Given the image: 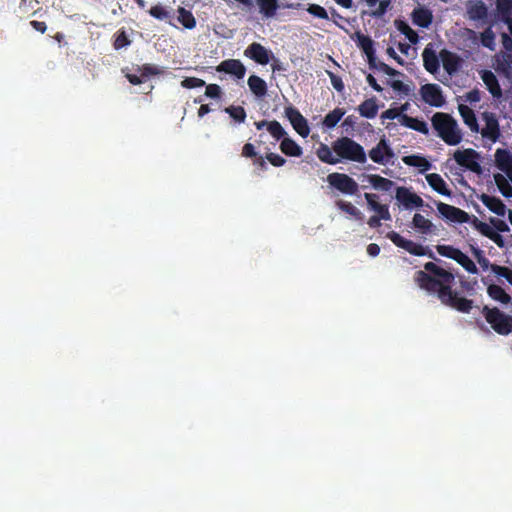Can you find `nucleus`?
<instances>
[{"label": "nucleus", "instance_id": "obj_58", "mask_svg": "<svg viewBox=\"0 0 512 512\" xmlns=\"http://www.w3.org/2000/svg\"><path fill=\"white\" fill-rule=\"evenodd\" d=\"M130 44V41L128 40L126 34L124 31H122L116 38L114 42L115 49H120L124 46H127Z\"/></svg>", "mask_w": 512, "mask_h": 512}, {"label": "nucleus", "instance_id": "obj_38", "mask_svg": "<svg viewBox=\"0 0 512 512\" xmlns=\"http://www.w3.org/2000/svg\"><path fill=\"white\" fill-rule=\"evenodd\" d=\"M458 264H460L467 272L471 274H477L478 268L475 263L462 251H460L458 257L455 260Z\"/></svg>", "mask_w": 512, "mask_h": 512}, {"label": "nucleus", "instance_id": "obj_10", "mask_svg": "<svg viewBox=\"0 0 512 512\" xmlns=\"http://www.w3.org/2000/svg\"><path fill=\"white\" fill-rule=\"evenodd\" d=\"M396 200L403 205L405 209L420 208L423 206V199L416 193L406 187H398L396 190Z\"/></svg>", "mask_w": 512, "mask_h": 512}, {"label": "nucleus", "instance_id": "obj_62", "mask_svg": "<svg viewBox=\"0 0 512 512\" xmlns=\"http://www.w3.org/2000/svg\"><path fill=\"white\" fill-rule=\"evenodd\" d=\"M367 253L371 256V257H376L379 255L380 253V247L378 244L376 243H371L367 246Z\"/></svg>", "mask_w": 512, "mask_h": 512}, {"label": "nucleus", "instance_id": "obj_33", "mask_svg": "<svg viewBox=\"0 0 512 512\" xmlns=\"http://www.w3.org/2000/svg\"><path fill=\"white\" fill-rule=\"evenodd\" d=\"M413 226L421 231L423 234L431 233L433 224L430 220L425 218L422 214L416 213L413 217Z\"/></svg>", "mask_w": 512, "mask_h": 512}, {"label": "nucleus", "instance_id": "obj_45", "mask_svg": "<svg viewBox=\"0 0 512 512\" xmlns=\"http://www.w3.org/2000/svg\"><path fill=\"white\" fill-rule=\"evenodd\" d=\"M491 271L495 275L505 278L509 284L512 285V269L505 266L493 265L491 266Z\"/></svg>", "mask_w": 512, "mask_h": 512}, {"label": "nucleus", "instance_id": "obj_64", "mask_svg": "<svg viewBox=\"0 0 512 512\" xmlns=\"http://www.w3.org/2000/svg\"><path fill=\"white\" fill-rule=\"evenodd\" d=\"M401 115L402 114L398 113L395 109H388L382 114V117L387 119H399Z\"/></svg>", "mask_w": 512, "mask_h": 512}, {"label": "nucleus", "instance_id": "obj_30", "mask_svg": "<svg viewBox=\"0 0 512 512\" xmlns=\"http://www.w3.org/2000/svg\"><path fill=\"white\" fill-rule=\"evenodd\" d=\"M282 152L290 157H299L301 155V148L292 139L284 138L280 144Z\"/></svg>", "mask_w": 512, "mask_h": 512}, {"label": "nucleus", "instance_id": "obj_29", "mask_svg": "<svg viewBox=\"0 0 512 512\" xmlns=\"http://www.w3.org/2000/svg\"><path fill=\"white\" fill-rule=\"evenodd\" d=\"M248 86L257 97H263L267 92L266 82L255 75L249 77Z\"/></svg>", "mask_w": 512, "mask_h": 512}, {"label": "nucleus", "instance_id": "obj_1", "mask_svg": "<svg viewBox=\"0 0 512 512\" xmlns=\"http://www.w3.org/2000/svg\"><path fill=\"white\" fill-rule=\"evenodd\" d=\"M425 271L419 270L415 273L414 280L417 285L429 292L436 293L442 304L456 309L462 313H469L473 308V301L459 297L458 293L452 290L454 275L434 262L424 264Z\"/></svg>", "mask_w": 512, "mask_h": 512}, {"label": "nucleus", "instance_id": "obj_32", "mask_svg": "<svg viewBox=\"0 0 512 512\" xmlns=\"http://www.w3.org/2000/svg\"><path fill=\"white\" fill-rule=\"evenodd\" d=\"M494 181H495V184L497 185L500 193L504 197H506V198L512 197V187L509 184L508 179L504 175H502L500 173L494 174Z\"/></svg>", "mask_w": 512, "mask_h": 512}, {"label": "nucleus", "instance_id": "obj_19", "mask_svg": "<svg viewBox=\"0 0 512 512\" xmlns=\"http://www.w3.org/2000/svg\"><path fill=\"white\" fill-rule=\"evenodd\" d=\"M481 79L493 97L500 98L502 96V90L500 88L499 82L492 71H483L481 74Z\"/></svg>", "mask_w": 512, "mask_h": 512}, {"label": "nucleus", "instance_id": "obj_15", "mask_svg": "<svg viewBox=\"0 0 512 512\" xmlns=\"http://www.w3.org/2000/svg\"><path fill=\"white\" fill-rule=\"evenodd\" d=\"M439 57L442 61L444 69L449 75H453L458 71L460 66V58L456 54L443 49L440 51Z\"/></svg>", "mask_w": 512, "mask_h": 512}, {"label": "nucleus", "instance_id": "obj_9", "mask_svg": "<svg viewBox=\"0 0 512 512\" xmlns=\"http://www.w3.org/2000/svg\"><path fill=\"white\" fill-rule=\"evenodd\" d=\"M424 102L431 106L441 107L445 103L441 88L437 84H425L420 89Z\"/></svg>", "mask_w": 512, "mask_h": 512}, {"label": "nucleus", "instance_id": "obj_50", "mask_svg": "<svg viewBox=\"0 0 512 512\" xmlns=\"http://www.w3.org/2000/svg\"><path fill=\"white\" fill-rule=\"evenodd\" d=\"M149 14L159 20H164L169 17V12L161 5L151 7Z\"/></svg>", "mask_w": 512, "mask_h": 512}, {"label": "nucleus", "instance_id": "obj_4", "mask_svg": "<svg viewBox=\"0 0 512 512\" xmlns=\"http://www.w3.org/2000/svg\"><path fill=\"white\" fill-rule=\"evenodd\" d=\"M335 153L346 160H366L363 147L348 137L338 139L333 144Z\"/></svg>", "mask_w": 512, "mask_h": 512}, {"label": "nucleus", "instance_id": "obj_46", "mask_svg": "<svg viewBox=\"0 0 512 512\" xmlns=\"http://www.w3.org/2000/svg\"><path fill=\"white\" fill-rule=\"evenodd\" d=\"M225 112L228 113L234 120L237 122H243L246 117L245 110L240 106H230L225 109Z\"/></svg>", "mask_w": 512, "mask_h": 512}, {"label": "nucleus", "instance_id": "obj_37", "mask_svg": "<svg viewBox=\"0 0 512 512\" xmlns=\"http://www.w3.org/2000/svg\"><path fill=\"white\" fill-rule=\"evenodd\" d=\"M498 67L507 78H512V52L502 53V59L499 61Z\"/></svg>", "mask_w": 512, "mask_h": 512}, {"label": "nucleus", "instance_id": "obj_52", "mask_svg": "<svg viewBox=\"0 0 512 512\" xmlns=\"http://www.w3.org/2000/svg\"><path fill=\"white\" fill-rule=\"evenodd\" d=\"M267 129L277 139H279L285 134L284 129L277 121L269 122Z\"/></svg>", "mask_w": 512, "mask_h": 512}, {"label": "nucleus", "instance_id": "obj_6", "mask_svg": "<svg viewBox=\"0 0 512 512\" xmlns=\"http://www.w3.org/2000/svg\"><path fill=\"white\" fill-rule=\"evenodd\" d=\"M386 237L397 247L402 248L415 256H424L429 255L433 257L432 252H427V248L422 246L421 244L415 243L412 240L406 239L402 237L399 233L395 231L388 232Z\"/></svg>", "mask_w": 512, "mask_h": 512}, {"label": "nucleus", "instance_id": "obj_27", "mask_svg": "<svg viewBox=\"0 0 512 512\" xmlns=\"http://www.w3.org/2000/svg\"><path fill=\"white\" fill-rule=\"evenodd\" d=\"M459 113L463 118L465 124L472 130L478 131V123L474 111L467 105L460 104L458 107Z\"/></svg>", "mask_w": 512, "mask_h": 512}, {"label": "nucleus", "instance_id": "obj_36", "mask_svg": "<svg viewBox=\"0 0 512 512\" xmlns=\"http://www.w3.org/2000/svg\"><path fill=\"white\" fill-rule=\"evenodd\" d=\"M337 206L340 210L353 216L355 219L363 220V213L358 208H356L352 203L339 200L337 202Z\"/></svg>", "mask_w": 512, "mask_h": 512}, {"label": "nucleus", "instance_id": "obj_18", "mask_svg": "<svg viewBox=\"0 0 512 512\" xmlns=\"http://www.w3.org/2000/svg\"><path fill=\"white\" fill-rule=\"evenodd\" d=\"M433 20L432 12L424 7H417L412 12V21L415 25L427 28Z\"/></svg>", "mask_w": 512, "mask_h": 512}, {"label": "nucleus", "instance_id": "obj_59", "mask_svg": "<svg viewBox=\"0 0 512 512\" xmlns=\"http://www.w3.org/2000/svg\"><path fill=\"white\" fill-rule=\"evenodd\" d=\"M257 155L254 145L247 143L242 149V156L246 158H253Z\"/></svg>", "mask_w": 512, "mask_h": 512}, {"label": "nucleus", "instance_id": "obj_43", "mask_svg": "<svg viewBox=\"0 0 512 512\" xmlns=\"http://www.w3.org/2000/svg\"><path fill=\"white\" fill-rule=\"evenodd\" d=\"M436 249H437V252L441 256H444V257H447V258H450L453 260H456V258L458 257V255L461 251L460 249L455 248L451 245H438L436 247Z\"/></svg>", "mask_w": 512, "mask_h": 512}, {"label": "nucleus", "instance_id": "obj_49", "mask_svg": "<svg viewBox=\"0 0 512 512\" xmlns=\"http://www.w3.org/2000/svg\"><path fill=\"white\" fill-rule=\"evenodd\" d=\"M474 255L477 259V262L479 263V265L482 267L483 270H487V269L491 270V266H493L494 264L490 263L489 259L483 255L482 250L475 248Z\"/></svg>", "mask_w": 512, "mask_h": 512}, {"label": "nucleus", "instance_id": "obj_26", "mask_svg": "<svg viewBox=\"0 0 512 512\" xmlns=\"http://www.w3.org/2000/svg\"><path fill=\"white\" fill-rule=\"evenodd\" d=\"M487 294L490 298L501 304L507 305L511 302V297L506 291L499 285L491 284L487 287Z\"/></svg>", "mask_w": 512, "mask_h": 512}, {"label": "nucleus", "instance_id": "obj_60", "mask_svg": "<svg viewBox=\"0 0 512 512\" xmlns=\"http://www.w3.org/2000/svg\"><path fill=\"white\" fill-rule=\"evenodd\" d=\"M501 41L505 49L504 52H512V37H510V35H508L507 33H502Z\"/></svg>", "mask_w": 512, "mask_h": 512}, {"label": "nucleus", "instance_id": "obj_56", "mask_svg": "<svg viewBox=\"0 0 512 512\" xmlns=\"http://www.w3.org/2000/svg\"><path fill=\"white\" fill-rule=\"evenodd\" d=\"M327 74L331 80V84H332L333 88L336 91L341 92L344 89V84H343L342 79L330 71H327Z\"/></svg>", "mask_w": 512, "mask_h": 512}, {"label": "nucleus", "instance_id": "obj_61", "mask_svg": "<svg viewBox=\"0 0 512 512\" xmlns=\"http://www.w3.org/2000/svg\"><path fill=\"white\" fill-rule=\"evenodd\" d=\"M489 239L492 240L499 248H503L505 246L503 237L496 231L493 232Z\"/></svg>", "mask_w": 512, "mask_h": 512}, {"label": "nucleus", "instance_id": "obj_12", "mask_svg": "<svg viewBox=\"0 0 512 512\" xmlns=\"http://www.w3.org/2000/svg\"><path fill=\"white\" fill-rule=\"evenodd\" d=\"M285 114L292 124L293 128L302 136L306 137L310 129L308 127L306 119L300 114V112L293 108L288 107L285 109Z\"/></svg>", "mask_w": 512, "mask_h": 512}, {"label": "nucleus", "instance_id": "obj_57", "mask_svg": "<svg viewBox=\"0 0 512 512\" xmlns=\"http://www.w3.org/2000/svg\"><path fill=\"white\" fill-rule=\"evenodd\" d=\"M221 89L217 84H209L206 86L205 95L210 98H217L220 96Z\"/></svg>", "mask_w": 512, "mask_h": 512}, {"label": "nucleus", "instance_id": "obj_20", "mask_svg": "<svg viewBox=\"0 0 512 512\" xmlns=\"http://www.w3.org/2000/svg\"><path fill=\"white\" fill-rule=\"evenodd\" d=\"M219 70L233 74L239 79L244 77L246 71L244 65L239 60L235 59L223 61L219 66Z\"/></svg>", "mask_w": 512, "mask_h": 512}, {"label": "nucleus", "instance_id": "obj_41", "mask_svg": "<svg viewBox=\"0 0 512 512\" xmlns=\"http://www.w3.org/2000/svg\"><path fill=\"white\" fill-rule=\"evenodd\" d=\"M344 114L345 112L342 109H334L325 116L323 124L332 128L340 121Z\"/></svg>", "mask_w": 512, "mask_h": 512}, {"label": "nucleus", "instance_id": "obj_31", "mask_svg": "<svg viewBox=\"0 0 512 512\" xmlns=\"http://www.w3.org/2000/svg\"><path fill=\"white\" fill-rule=\"evenodd\" d=\"M358 111L361 116L371 119L377 115L378 106L374 99H368L359 106Z\"/></svg>", "mask_w": 512, "mask_h": 512}, {"label": "nucleus", "instance_id": "obj_23", "mask_svg": "<svg viewBox=\"0 0 512 512\" xmlns=\"http://www.w3.org/2000/svg\"><path fill=\"white\" fill-rule=\"evenodd\" d=\"M259 13L266 19L275 16L279 8L278 0H255Z\"/></svg>", "mask_w": 512, "mask_h": 512}, {"label": "nucleus", "instance_id": "obj_39", "mask_svg": "<svg viewBox=\"0 0 512 512\" xmlns=\"http://www.w3.org/2000/svg\"><path fill=\"white\" fill-rule=\"evenodd\" d=\"M481 44L490 49H495V33L492 30V27L489 26L480 34Z\"/></svg>", "mask_w": 512, "mask_h": 512}, {"label": "nucleus", "instance_id": "obj_24", "mask_svg": "<svg viewBox=\"0 0 512 512\" xmlns=\"http://www.w3.org/2000/svg\"><path fill=\"white\" fill-rule=\"evenodd\" d=\"M371 160H384L385 157L393 158L395 155L392 149L387 145L385 140H381L369 152Z\"/></svg>", "mask_w": 512, "mask_h": 512}, {"label": "nucleus", "instance_id": "obj_47", "mask_svg": "<svg viewBox=\"0 0 512 512\" xmlns=\"http://www.w3.org/2000/svg\"><path fill=\"white\" fill-rule=\"evenodd\" d=\"M307 12L320 19H329L327 11L318 4H310L307 8Z\"/></svg>", "mask_w": 512, "mask_h": 512}, {"label": "nucleus", "instance_id": "obj_42", "mask_svg": "<svg viewBox=\"0 0 512 512\" xmlns=\"http://www.w3.org/2000/svg\"><path fill=\"white\" fill-rule=\"evenodd\" d=\"M471 224L476 230H478L483 236L487 238H490L493 232L495 231L490 225L480 221L475 216H473V218L471 219Z\"/></svg>", "mask_w": 512, "mask_h": 512}, {"label": "nucleus", "instance_id": "obj_25", "mask_svg": "<svg viewBox=\"0 0 512 512\" xmlns=\"http://www.w3.org/2000/svg\"><path fill=\"white\" fill-rule=\"evenodd\" d=\"M428 184L439 194L444 196H450L451 191L447 188V185L443 178L436 173H431L426 176Z\"/></svg>", "mask_w": 512, "mask_h": 512}, {"label": "nucleus", "instance_id": "obj_11", "mask_svg": "<svg viewBox=\"0 0 512 512\" xmlns=\"http://www.w3.org/2000/svg\"><path fill=\"white\" fill-rule=\"evenodd\" d=\"M465 9L466 16L471 21L484 22L488 17V8L481 0H468Z\"/></svg>", "mask_w": 512, "mask_h": 512}, {"label": "nucleus", "instance_id": "obj_5", "mask_svg": "<svg viewBox=\"0 0 512 512\" xmlns=\"http://www.w3.org/2000/svg\"><path fill=\"white\" fill-rule=\"evenodd\" d=\"M364 196L368 208L376 213V215L371 216L367 221L370 228H378L381 225V220H391L388 205L379 203V196L377 194L365 193Z\"/></svg>", "mask_w": 512, "mask_h": 512}, {"label": "nucleus", "instance_id": "obj_2", "mask_svg": "<svg viewBox=\"0 0 512 512\" xmlns=\"http://www.w3.org/2000/svg\"><path fill=\"white\" fill-rule=\"evenodd\" d=\"M433 128L447 144L456 145L461 141V132L457 122L446 113L437 112L432 119Z\"/></svg>", "mask_w": 512, "mask_h": 512}, {"label": "nucleus", "instance_id": "obj_13", "mask_svg": "<svg viewBox=\"0 0 512 512\" xmlns=\"http://www.w3.org/2000/svg\"><path fill=\"white\" fill-rule=\"evenodd\" d=\"M478 198L491 212L501 217L505 216L506 205L503 203L501 199L495 196H490L485 193L479 195Z\"/></svg>", "mask_w": 512, "mask_h": 512}, {"label": "nucleus", "instance_id": "obj_34", "mask_svg": "<svg viewBox=\"0 0 512 512\" xmlns=\"http://www.w3.org/2000/svg\"><path fill=\"white\" fill-rule=\"evenodd\" d=\"M369 181L375 189L381 191H389L394 184L393 181L379 175L369 176Z\"/></svg>", "mask_w": 512, "mask_h": 512}, {"label": "nucleus", "instance_id": "obj_14", "mask_svg": "<svg viewBox=\"0 0 512 512\" xmlns=\"http://www.w3.org/2000/svg\"><path fill=\"white\" fill-rule=\"evenodd\" d=\"M483 118L485 120V127L481 130L482 136L492 141H496L499 136V125L497 118L490 113H484Z\"/></svg>", "mask_w": 512, "mask_h": 512}, {"label": "nucleus", "instance_id": "obj_7", "mask_svg": "<svg viewBox=\"0 0 512 512\" xmlns=\"http://www.w3.org/2000/svg\"><path fill=\"white\" fill-rule=\"evenodd\" d=\"M327 180L329 184L343 194L354 195L358 192V183L350 176L342 173H331Z\"/></svg>", "mask_w": 512, "mask_h": 512}, {"label": "nucleus", "instance_id": "obj_17", "mask_svg": "<svg viewBox=\"0 0 512 512\" xmlns=\"http://www.w3.org/2000/svg\"><path fill=\"white\" fill-rule=\"evenodd\" d=\"M245 53L254 61L262 65L267 64L270 60L268 50L259 43L251 44Z\"/></svg>", "mask_w": 512, "mask_h": 512}, {"label": "nucleus", "instance_id": "obj_63", "mask_svg": "<svg viewBox=\"0 0 512 512\" xmlns=\"http://www.w3.org/2000/svg\"><path fill=\"white\" fill-rule=\"evenodd\" d=\"M318 156L320 160H331L330 157V150L327 146H321V148L318 150Z\"/></svg>", "mask_w": 512, "mask_h": 512}, {"label": "nucleus", "instance_id": "obj_28", "mask_svg": "<svg viewBox=\"0 0 512 512\" xmlns=\"http://www.w3.org/2000/svg\"><path fill=\"white\" fill-rule=\"evenodd\" d=\"M367 6L373 8L370 15L376 18L382 17L390 4V0H363Z\"/></svg>", "mask_w": 512, "mask_h": 512}, {"label": "nucleus", "instance_id": "obj_51", "mask_svg": "<svg viewBox=\"0 0 512 512\" xmlns=\"http://www.w3.org/2000/svg\"><path fill=\"white\" fill-rule=\"evenodd\" d=\"M181 85L184 88L191 89V88H196V87L204 86L205 85V81L202 80V79H199V78H195V77H187V78H185L181 82Z\"/></svg>", "mask_w": 512, "mask_h": 512}, {"label": "nucleus", "instance_id": "obj_16", "mask_svg": "<svg viewBox=\"0 0 512 512\" xmlns=\"http://www.w3.org/2000/svg\"><path fill=\"white\" fill-rule=\"evenodd\" d=\"M422 57L425 69L432 74L436 73L439 69L440 57L437 56L432 44L425 47Z\"/></svg>", "mask_w": 512, "mask_h": 512}, {"label": "nucleus", "instance_id": "obj_22", "mask_svg": "<svg viewBox=\"0 0 512 512\" xmlns=\"http://www.w3.org/2000/svg\"><path fill=\"white\" fill-rule=\"evenodd\" d=\"M399 122L401 125L421 132L425 135H427L429 132V128L426 122L418 120L417 118L410 117L406 114H402L400 116Z\"/></svg>", "mask_w": 512, "mask_h": 512}, {"label": "nucleus", "instance_id": "obj_53", "mask_svg": "<svg viewBox=\"0 0 512 512\" xmlns=\"http://www.w3.org/2000/svg\"><path fill=\"white\" fill-rule=\"evenodd\" d=\"M491 225L495 228L496 232H508L510 230L508 224L498 218H490Z\"/></svg>", "mask_w": 512, "mask_h": 512}, {"label": "nucleus", "instance_id": "obj_55", "mask_svg": "<svg viewBox=\"0 0 512 512\" xmlns=\"http://www.w3.org/2000/svg\"><path fill=\"white\" fill-rule=\"evenodd\" d=\"M389 84L395 91L402 92L405 95H408L411 91L410 87L400 80L391 81Z\"/></svg>", "mask_w": 512, "mask_h": 512}, {"label": "nucleus", "instance_id": "obj_54", "mask_svg": "<svg viewBox=\"0 0 512 512\" xmlns=\"http://www.w3.org/2000/svg\"><path fill=\"white\" fill-rule=\"evenodd\" d=\"M457 163L478 175H481L483 173V169L480 165L481 162H457Z\"/></svg>", "mask_w": 512, "mask_h": 512}, {"label": "nucleus", "instance_id": "obj_35", "mask_svg": "<svg viewBox=\"0 0 512 512\" xmlns=\"http://www.w3.org/2000/svg\"><path fill=\"white\" fill-rule=\"evenodd\" d=\"M178 21L187 29H193L196 26V20L193 14L186 10L185 8L180 7L178 9Z\"/></svg>", "mask_w": 512, "mask_h": 512}, {"label": "nucleus", "instance_id": "obj_44", "mask_svg": "<svg viewBox=\"0 0 512 512\" xmlns=\"http://www.w3.org/2000/svg\"><path fill=\"white\" fill-rule=\"evenodd\" d=\"M357 38L358 45L366 55L371 54L372 52L375 51L373 47V41L370 37L363 35L361 33H357Z\"/></svg>", "mask_w": 512, "mask_h": 512}, {"label": "nucleus", "instance_id": "obj_40", "mask_svg": "<svg viewBox=\"0 0 512 512\" xmlns=\"http://www.w3.org/2000/svg\"><path fill=\"white\" fill-rule=\"evenodd\" d=\"M398 30L403 33L411 43L418 42V34L405 22L396 21Z\"/></svg>", "mask_w": 512, "mask_h": 512}, {"label": "nucleus", "instance_id": "obj_8", "mask_svg": "<svg viewBox=\"0 0 512 512\" xmlns=\"http://www.w3.org/2000/svg\"><path fill=\"white\" fill-rule=\"evenodd\" d=\"M437 210L443 218L452 223L471 222V216L458 207L439 202L437 203Z\"/></svg>", "mask_w": 512, "mask_h": 512}, {"label": "nucleus", "instance_id": "obj_48", "mask_svg": "<svg viewBox=\"0 0 512 512\" xmlns=\"http://www.w3.org/2000/svg\"><path fill=\"white\" fill-rule=\"evenodd\" d=\"M477 153L473 149L457 150L454 153V160H476Z\"/></svg>", "mask_w": 512, "mask_h": 512}, {"label": "nucleus", "instance_id": "obj_21", "mask_svg": "<svg viewBox=\"0 0 512 512\" xmlns=\"http://www.w3.org/2000/svg\"><path fill=\"white\" fill-rule=\"evenodd\" d=\"M512 19V0H496L495 20L504 22Z\"/></svg>", "mask_w": 512, "mask_h": 512}, {"label": "nucleus", "instance_id": "obj_3", "mask_svg": "<svg viewBox=\"0 0 512 512\" xmlns=\"http://www.w3.org/2000/svg\"><path fill=\"white\" fill-rule=\"evenodd\" d=\"M485 320L499 335L506 336L512 332V316L505 314L497 307L484 306L481 310Z\"/></svg>", "mask_w": 512, "mask_h": 512}]
</instances>
